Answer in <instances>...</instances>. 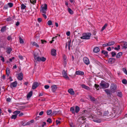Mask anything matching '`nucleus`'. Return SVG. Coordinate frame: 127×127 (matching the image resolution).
Wrapping results in <instances>:
<instances>
[{
	"label": "nucleus",
	"instance_id": "54",
	"mask_svg": "<svg viewBox=\"0 0 127 127\" xmlns=\"http://www.w3.org/2000/svg\"><path fill=\"white\" fill-rule=\"evenodd\" d=\"M0 58H1L0 60L2 61L3 62H4V58L3 57L1 56H0Z\"/></svg>",
	"mask_w": 127,
	"mask_h": 127
},
{
	"label": "nucleus",
	"instance_id": "20",
	"mask_svg": "<svg viewBox=\"0 0 127 127\" xmlns=\"http://www.w3.org/2000/svg\"><path fill=\"white\" fill-rule=\"evenodd\" d=\"M99 48L98 47H96L94 48L93 50V51L95 53H97L99 51Z\"/></svg>",
	"mask_w": 127,
	"mask_h": 127
},
{
	"label": "nucleus",
	"instance_id": "64",
	"mask_svg": "<svg viewBox=\"0 0 127 127\" xmlns=\"http://www.w3.org/2000/svg\"><path fill=\"white\" fill-rule=\"evenodd\" d=\"M44 112L43 111H42L40 112L39 114V115L40 116H41L43 114Z\"/></svg>",
	"mask_w": 127,
	"mask_h": 127
},
{
	"label": "nucleus",
	"instance_id": "48",
	"mask_svg": "<svg viewBox=\"0 0 127 127\" xmlns=\"http://www.w3.org/2000/svg\"><path fill=\"white\" fill-rule=\"evenodd\" d=\"M47 24L49 26H50L52 25V21L51 20L47 22Z\"/></svg>",
	"mask_w": 127,
	"mask_h": 127
},
{
	"label": "nucleus",
	"instance_id": "4",
	"mask_svg": "<svg viewBox=\"0 0 127 127\" xmlns=\"http://www.w3.org/2000/svg\"><path fill=\"white\" fill-rule=\"evenodd\" d=\"M121 45L123 47L122 49H126L127 48V42L125 41H122L120 42Z\"/></svg>",
	"mask_w": 127,
	"mask_h": 127
},
{
	"label": "nucleus",
	"instance_id": "35",
	"mask_svg": "<svg viewBox=\"0 0 127 127\" xmlns=\"http://www.w3.org/2000/svg\"><path fill=\"white\" fill-rule=\"evenodd\" d=\"M26 7V6L24 4H22L21 5V8L23 10L25 9Z\"/></svg>",
	"mask_w": 127,
	"mask_h": 127
},
{
	"label": "nucleus",
	"instance_id": "32",
	"mask_svg": "<svg viewBox=\"0 0 127 127\" xmlns=\"http://www.w3.org/2000/svg\"><path fill=\"white\" fill-rule=\"evenodd\" d=\"M6 27L5 26H4L3 27H2L1 30H0V31L1 32H4L6 30Z\"/></svg>",
	"mask_w": 127,
	"mask_h": 127
},
{
	"label": "nucleus",
	"instance_id": "52",
	"mask_svg": "<svg viewBox=\"0 0 127 127\" xmlns=\"http://www.w3.org/2000/svg\"><path fill=\"white\" fill-rule=\"evenodd\" d=\"M95 122H97V123H100L101 121V120L100 119H96L94 121Z\"/></svg>",
	"mask_w": 127,
	"mask_h": 127
},
{
	"label": "nucleus",
	"instance_id": "61",
	"mask_svg": "<svg viewBox=\"0 0 127 127\" xmlns=\"http://www.w3.org/2000/svg\"><path fill=\"white\" fill-rule=\"evenodd\" d=\"M102 46L103 47H106L107 46H109L108 43H106L105 44H103V45Z\"/></svg>",
	"mask_w": 127,
	"mask_h": 127
},
{
	"label": "nucleus",
	"instance_id": "22",
	"mask_svg": "<svg viewBox=\"0 0 127 127\" xmlns=\"http://www.w3.org/2000/svg\"><path fill=\"white\" fill-rule=\"evenodd\" d=\"M117 95L120 97H122V93L121 92H116Z\"/></svg>",
	"mask_w": 127,
	"mask_h": 127
},
{
	"label": "nucleus",
	"instance_id": "30",
	"mask_svg": "<svg viewBox=\"0 0 127 127\" xmlns=\"http://www.w3.org/2000/svg\"><path fill=\"white\" fill-rule=\"evenodd\" d=\"M68 12L70 14H73V11L70 8H68Z\"/></svg>",
	"mask_w": 127,
	"mask_h": 127
},
{
	"label": "nucleus",
	"instance_id": "7",
	"mask_svg": "<svg viewBox=\"0 0 127 127\" xmlns=\"http://www.w3.org/2000/svg\"><path fill=\"white\" fill-rule=\"evenodd\" d=\"M83 60L84 63L87 65L90 64V62L89 59L87 57H84L83 58Z\"/></svg>",
	"mask_w": 127,
	"mask_h": 127
},
{
	"label": "nucleus",
	"instance_id": "16",
	"mask_svg": "<svg viewBox=\"0 0 127 127\" xmlns=\"http://www.w3.org/2000/svg\"><path fill=\"white\" fill-rule=\"evenodd\" d=\"M52 91L53 92H55V91L57 89V87L56 85H53L51 86Z\"/></svg>",
	"mask_w": 127,
	"mask_h": 127
},
{
	"label": "nucleus",
	"instance_id": "18",
	"mask_svg": "<svg viewBox=\"0 0 127 127\" xmlns=\"http://www.w3.org/2000/svg\"><path fill=\"white\" fill-rule=\"evenodd\" d=\"M33 57L35 60L37 61L38 59L37 58L39 57L38 54L36 53H34L33 54Z\"/></svg>",
	"mask_w": 127,
	"mask_h": 127
},
{
	"label": "nucleus",
	"instance_id": "14",
	"mask_svg": "<svg viewBox=\"0 0 127 127\" xmlns=\"http://www.w3.org/2000/svg\"><path fill=\"white\" fill-rule=\"evenodd\" d=\"M38 59L37 61L39 62L40 61H42L43 62H44L46 60V58H44V57H39V58H37Z\"/></svg>",
	"mask_w": 127,
	"mask_h": 127
},
{
	"label": "nucleus",
	"instance_id": "57",
	"mask_svg": "<svg viewBox=\"0 0 127 127\" xmlns=\"http://www.w3.org/2000/svg\"><path fill=\"white\" fill-rule=\"evenodd\" d=\"M68 47L69 48L70 46L71 40L68 41Z\"/></svg>",
	"mask_w": 127,
	"mask_h": 127
},
{
	"label": "nucleus",
	"instance_id": "34",
	"mask_svg": "<svg viewBox=\"0 0 127 127\" xmlns=\"http://www.w3.org/2000/svg\"><path fill=\"white\" fill-rule=\"evenodd\" d=\"M107 26V24H105L104 25L103 27L102 28L101 30V31H102L105 29L106 27Z\"/></svg>",
	"mask_w": 127,
	"mask_h": 127
},
{
	"label": "nucleus",
	"instance_id": "56",
	"mask_svg": "<svg viewBox=\"0 0 127 127\" xmlns=\"http://www.w3.org/2000/svg\"><path fill=\"white\" fill-rule=\"evenodd\" d=\"M41 43L42 44H44V43H46L47 41H46L45 40H41Z\"/></svg>",
	"mask_w": 127,
	"mask_h": 127
},
{
	"label": "nucleus",
	"instance_id": "10",
	"mask_svg": "<svg viewBox=\"0 0 127 127\" xmlns=\"http://www.w3.org/2000/svg\"><path fill=\"white\" fill-rule=\"evenodd\" d=\"M104 91L106 92L107 95H112V93L111 90L110 91L109 89H107L104 90Z\"/></svg>",
	"mask_w": 127,
	"mask_h": 127
},
{
	"label": "nucleus",
	"instance_id": "58",
	"mask_svg": "<svg viewBox=\"0 0 127 127\" xmlns=\"http://www.w3.org/2000/svg\"><path fill=\"white\" fill-rule=\"evenodd\" d=\"M18 57L21 60H23V56L21 55H19Z\"/></svg>",
	"mask_w": 127,
	"mask_h": 127
},
{
	"label": "nucleus",
	"instance_id": "13",
	"mask_svg": "<svg viewBox=\"0 0 127 127\" xmlns=\"http://www.w3.org/2000/svg\"><path fill=\"white\" fill-rule=\"evenodd\" d=\"M63 58L64 65H66V64L67 60L66 57L65 55H63Z\"/></svg>",
	"mask_w": 127,
	"mask_h": 127
},
{
	"label": "nucleus",
	"instance_id": "37",
	"mask_svg": "<svg viewBox=\"0 0 127 127\" xmlns=\"http://www.w3.org/2000/svg\"><path fill=\"white\" fill-rule=\"evenodd\" d=\"M12 50L11 48H8L7 49L6 52L8 54H10Z\"/></svg>",
	"mask_w": 127,
	"mask_h": 127
},
{
	"label": "nucleus",
	"instance_id": "41",
	"mask_svg": "<svg viewBox=\"0 0 127 127\" xmlns=\"http://www.w3.org/2000/svg\"><path fill=\"white\" fill-rule=\"evenodd\" d=\"M20 112L19 111H16L13 112V113L17 115L18 114L20 113Z\"/></svg>",
	"mask_w": 127,
	"mask_h": 127
},
{
	"label": "nucleus",
	"instance_id": "39",
	"mask_svg": "<svg viewBox=\"0 0 127 127\" xmlns=\"http://www.w3.org/2000/svg\"><path fill=\"white\" fill-rule=\"evenodd\" d=\"M109 114V112L107 111H105L103 113V115L104 116H108Z\"/></svg>",
	"mask_w": 127,
	"mask_h": 127
},
{
	"label": "nucleus",
	"instance_id": "1",
	"mask_svg": "<svg viewBox=\"0 0 127 127\" xmlns=\"http://www.w3.org/2000/svg\"><path fill=\"white\" fill-rule=\"evenodd\" d=\"M91 34L90 32L83 33L82 34V36L80 37V38L82 39H90Z\"/></svg>",
	"mask_w": 127,
	"mask_h": 127
},
{
	"label": "nucleus",
	"instance_id": "15",
	"mask_svg": "<svg viewBox=\"0 0 127 127\" xmlns=\"http://www.w3.org/2000/svg\"><path fill=\"white\" fill-rule=\"evenodd\" d=\"M56 50L53 49L52 50L51 52V55L53 56H55L56 55Z\"/></svg>",
	"mask_w": 127,
	"mask_h": 127
},
{
	"label": "nucleus",
	"instance_id": "53",
	"mask_svg": "<svg viewBox=\"0 0 127 127\" xmlns=\"http://www.w3.org/2000/svg\"><path fill=\"white\" fill-rule=\"evenodd\" d=\"M95 89H97L98 90L99 89H97L99 87V85H98L97 84H95Z\"/></svg>",
	"mask_w": 127,
	"mask_h": 127
},
{
	"label": "nucleus",
	"instance_id": "33",
	"mask_svg": "<svg viewBox=\"0 0 127 127\" xmlns=\"http://www.w3.org/2000/svg\"><path fill=\"white\" fill-rule=\"evenodd\" d=\"M47 5L46 4H45L44 5V7H41V9H43L44 10H47Z\"/></svg>",
	"mask_w": 127,
	"mask_h": 127
},
{
	"label": "nucleus",
	"instance_id": "28",
	"mask_svg": "<svg viewBox=\"0 0 127 127\" xmlns=\"http://www.w3.org/2000/svg\"><path fill=\"white\" fill-rule=\"evenodd\" d=\"M101 53L103 54L104 55H105L106 56H108V55L107 54L108 53V52L105 51V50H102L101 51Z\"/></svg>",
	"mask_w": 127,
	"mask_h": 127
},
{
	"label": "nucleus",
	"instance_id": "19",
	"mask_svg": "<svg viewBox=\"0 0 127 127\" xmlns=\"http://www.w3.org/2000/svg\"><path fill=\"white\" fill-rule=\"evenodd\" d=\"M75 73L77 75H83L84 74V73L83 71H76Z\"/></svg>",
	"mask_w": 127,
	"mask_h": 127
},
{
	"label": "nucleus",
	"instance_id": "12",
	"mask_svg": "<svg viewBox=\"0 0 127 127\" xmlns=\"http://www.w3.org/2000/svg\"><path fill=\"white\" fill-rule=\"evenodd\" d=\"M81 86L82 88H84L86 90H91V88L89 87L86 86L84 84H82L81 85Z\"/></svg>",
	"mask_w": 127,
	"mask_h": 127
},
{
	"label": "nucleus",
	"instance_id": "26",
	"mask_svg": "<svg viewBox=\"0 0 127 127\" xmlns=\"http://www.w3.org/2000/svg\"><path fill=\"white\" fill-rule=\"evenodd\" d=\"M32 91H30L29 93L27 95V98L30 97L31 96H32Z\"/></svg>",
	"mask_w": 127,
	"mask_h": 127
},
{
	"label": "nucleus",
	"instance_id": "44",
	"mask_svg": "<svg viewBox=\"0 0 127 127\" xmlns=\"http://www.w3.org/2000/svg\"><path fill=\"white\" fill-rule=\"evenodd\" d=\"M123 83L124 84H126L127 83V81L126 79H123L122 80Z\"/></svg>",
	"mask_w": 127,
	"mask_h": 127
},
{
	"label": "nucleus",
	"instance_id": "17",
	"mask_svg": "<svg viewBox=\"0 0 127 127\" xmlns=\"http://www.w3.org/2000/svg\"><path fill=\"white\" fill-rule=\"evenodd\" d=\"M23 74L22 73H20L18 75L17 78L19 80H21L23 79Z\"/></svg>",
	"mask_w": 127,
	"mask_h": 127
},
{
	"label": "nucleus",
	"instance_id": "62",
	"mask_svg": "<svg viewBox=\"0 0 127 127\" xmlns=\"http://www.w3.org/2000/svg\"><path fill=\"white\" fill-rule=\"evenodd\" d=\"M8 6L7 5H5L3 8L4 9H6L8 8Z\"/></svg>",
	"mask_w": 127,
	"mask_h": 127
},
{
	"label": "nucleus",
	"instance_id": "43",
	"mask_svg": "<svg viewBox=\"0 0 127 127\" xmlns=\"http://www.w3.org/2000/svg\"><path fill=\"white\" fill-rule=\"evenodd\" d=\"M111 54L112 57H114L116 55V53L115 52H111Z\"/></svg>",
	"mask_w": 127,
	"mask_h": 127
},
{
	"label": "nucleus",
	"instance_id": "50",
	"mask_svg": "<svg viewBox=\"0 0 127 127\" xmlns=\"http://www.w3.org/2000/svg\"><path fill=\"white\" fill-rule=\"evenodd\" d=\"M30 2L32 3L33 4H34L36 2V0H30Z\"/></svg>",
	"mask_w": 127,
	"mask_h": 127
},
{
	"label": "nucleus",
	"instance_id": "6",
	"mask_svg": "<svg viewBox=\"0 0 127 127\" xmlns=\"http://www.w3.org/2000/svg\"><path fill=\"white\" fill-rule=\"evenodd\" d=\"M39 85V84L38 82H35L33 83L32 86V89L33 90L35 89Z\"/></svg>",
	"mask_w": 127,
	"mask_h": 127
},
{
	"label": "nucleus",
	"instance_id": "2",
	"mask_svg": "<svg viewBox=\"0 0 127 127\" xmlns=\"http://www.w3.org/2000/svg\"><path fill=\"white\" fill-rule=\"evenodd\" d=\"M100 85L103 89L108 88L109 86L108 83L105 82L103 81H101Z\"/></svg>",
	"mask_w": 127,
	"mask_h": 127
},
{
	"label": "nucleus",
	"instance_id": "55",
	"mask_svg": "<svg viewBox=\"0 0 127 127\" xmlns=\"http://www.w3.org/2000/svg\"><path fill=\"white\" fill-rule=\"evenodd\" d=\"M12 20V19L10 17H8V18H7V19H6V21H11Z\"/></svg>",
	"mask_w": 127,
	"mask_h": 127
},
{
	"label": "nucleus",
	"instance_id": "31",
	"mask_svg": "<svg viewBox=\"0 0 127 127\" xmlns=\"http://www.w3.org/2000/svg\"><path fill=\"white\" fill-rule=\"evenodd\" d=\"M6 74L7 76H8L9 75L10 72L9 69V68H7L6 69Z\"/></svg>",
	"mask_w": 127,
	"mask_h": 127
},
{
	"label": "nucleus",
	"instance_id": "36",
	"mask_svg": "<svg viewBox=\"0 0 127 127\" xmlns=\"http://www.w3.org/2000/svg\"><path fill=\"white\" fill-rule=\"evenodd\" d=\"M47 10H44L43 9H40V11L42 13L45 14L46 13V11Z\"/></svg>",
	"mask_w": 127,
	"mask_h": 127
},
{
	"label": "nucleus",
	"instance_id": "40",
	"mask_svg": "<svg viewBox=\"0 0 127 127\" xmlns=\"http://www.w3.org/2000/svg\"><path fill=\"white\" fill-rule=\"evenodd\" d=\"M59 112V111H53L52 112V115H55L56 114H57Z\"/></svg>",
	"mask_w": 127,
	"mask_h": 127
},
{
	"label": "nucleus",
	"instance_id": "3",
	"mask_svg": "<svg viewBox=\"0 0 127 127\" xmlns=\"http://www.w3.org/2000/svg\"><path fill=\"white\" fill-rule=\"evenodd\" d=\"M117 86L115 84H112L110 86V89L112 93H114L117 90Z\"/></svg>",
	"mask_w": 127,
	"mask_h": 127
},
{
	"label": "nucleus",
	"instance_id": "45",
	"mask_svg": "<svg viewBox=\"0 0 127 127\" xmlns=\"http://www.w3.org/2000/svg\"><path fill=\"white\" fill-rule=\"evenodd\" d=\"M17 117V115H12L11 117L12 119H16Z\"/></svg>",
	"mask_w": 127,
	"mask_h": 127
},
{
	"label": "nucleus",
	"instance_id": "21",
	"mask_svg": "<svg viewBox=\"0 0 127 127\" xmlns=\"http://www.w3.org/2000/svg\"><path fill=\"white\" fill-rule=\"evenodd\" d=\"M68 93L72 95H73L74 94V92L72 89H70L68 90Z\"/></svg>",
	"mask_w": 127,
	"mask_h": 127
},
{
	"label": "nucleus",
	"instance_id": "47",
	"mask_svg": "<svg viewBox=\"0 0 127 127\" xmlns=\"http://www.w3.org/2000/svg\"><path fill=\"white\" fill-rule=\"evenodd\" d=\"M19 40L20 43L23 44L24 43V41L23 39L21 37H20L19 38Z\"/></svg>",
	"mask_w": 127,
	"mask_h": 127
},
{
	"label": "nucleus",
	"instance_id": "11",
	"mask_svg": "<svg viewBox=\"0 0 127 127\" xmlns=\"http://www.w3.org/2000/svg\"><path fill=\"white\" fill-rule=\"evenodd\" d=\"M116 60L115 59L113 58H110L108 61V63L110 64L113 63Z\"/></svg>",
	"mask_w": 127,
	"mask_h": 127
},
{
	"label": "nucleus",
	"instance_id": "24",
	"mask_svg": "<svg viewBox=\"0 0 127 127\" xmlns=\"http://www.w3.org/2000/svg\"><path fill=\"white\" fill-rule=\"evenodd\" d=\"M80 110L79 107L78 106H77L75 107V112L76 113H77Z\"/></svg>",
	"mask_w": 127,
	"mask_h": 127
},
{
	"label": "nucleus",
	"instance_id": "5",
	"mask_svg": "<svg viewBox=\"0 0 127 127\" xmlns=\"http://www.w3.org/2000/svg\"><path fill=\"white\" fill-rule=\"evenodd\" d=\"M86 119L84 116H81L78 119V121L80 124H82L84 122V120Z\"/></svg>",
	"mask_w": 127,
	"mask_h": 127
},
{
	"label": "nucleus",
	"instance_id": "27",
	"mask_svg": "<svg viewBox=\"0 0 127 127\" xmlns=\"http://www.w3.org/2000/svg\"><path fill=\"white\" fill-rule=\"evenodd\" d=\"M122 52H120L119 53L117 54L116 57L117 58H118L122 56Z\"/></svg>",
	"mask_w": 127,
	"mask_h": 127
},
{
	"label": "nucleus",
	"instance_id": "63",
	"mask_svg": "<svg viewBox=\"0 0 127 127\" xmlns=\"http://www.w3.org/2000/svg\"><path fill=\"white\" fill-rule=\"evenodd\" d=\"M56 124L58 125V124L60 123L61 122L60 121L56 120Z\"/></svg>",
	"mask_w": 127,
	"mask_h": 127
},
{
	"label": "nucleus",
	"instance_id": "38",
	"mask_svg": "<svg viewBox=\"0 0 127 127\" xmlns=\"http://www.w3.org/2000/svg\"><path fill=\"white\" fill-rule=\"evenodd\" d=\"M109 46L113 45L115 44V42L114 41L109 42H108Z\"/></svg>",
	"mask_w": 127,
	"mask_h": 127
},
{
	"label": "nucleus",
	"instance_id": "9",
	"mask_svg": "<svg viewBox=\"0 0 127 127\" xmlns=\"http://www.w3.org/2000/svg\"><path fill=\"white\" fill-rule=\"evenodd\" d=\"M17 85V82L15 81L11 83L10 85V87L11 88H13L16 87Z\"/></svg>",
	"mask_w": 127,
	"mask_h": 127
},
{
	"label": "nucleus",
	"instance_id": "25",
	"mask_svg": "<svg viewBox=\"0 0 127 127\" xmlns=\"http://www.w3.org/2000/svg\"><path fill=\"white\" fill-rule=\"evenodd\" d=\"M89 97L92 101H95V98L93 97L91 95H89Z\"/></svg>",
	"mask_w": 127,
	"mask_h": 127
},
{
	"label": "nucleus",
	"instance_id": "42",
	"mask_svg": "<svg viewBox=\"0 0 127 127\" xmlns=\"http://www.w3.org/2000/svg\"><path fill=\"white\" fill-rule=\"evenodd\" d=\"M70 111L72 112V113H75L74 110V108L71 107L70 109Z\"/></svg>",
	"mask_w": 127,
	"mask_h": 127
},
{
	"label": "nucleus",
	"instance_id": "60",
	"mask_svg": "<svg viewBox=\"0 0 127 127\" xmlns=\"http://www.w3.org/2000/svg\"><path fill=\"white\" fill-rule=\"evenodd\" d=\"M37 20L38 22H40L42 21V19L41 18H38L37 19Z\"/></svg>",
	"mask_w": 127,
	"mask_h": 127
},
{
	"label": "nucleus",
	"instance_id": "8",
	"mask_svg": "<svg viewBox=\"0 0 127 127\" xmlns=\"http://www.w3.org/2000/svg\"><path fill=\"white\" fill-rule=\"evenodd\" d=\"M62 74L63 76L66 79H69V77L67 76V73L64 70H63L62 72Z\"/></svg>",
	"mask_w": 127,
	"mask_h": 127
},
{
	"label": "nucleus",
	"instance_id": "51",
	"mask_svg": "<svg viewBox=\"0 0 127 127\" xmlns=\"http://www.w3.org/2000/svg\"><path fill=\"white\" fill-rule=\"evenodd\" d=\"M47 122H48L49 123H52V120L50 118H49L47 120Z\"/></svg>",
	"mask_w": 127,
	"mask_h": 127
},
{
	"label": "nucleus",
	"instance_id": "46",
	"mask_svg": "<svg viewBox=\"0 0 127 127\" xmlns=\"http://www.w3.org/2000/svg\"><path fill=\"white\" fill-rule=\"evenodd\" d=\"M123 70L124 73L127 75V71L126 69L125 68H123Z\"/></svg>",
	"mask_w": 127,
	"mask_h": 127
},
{
	"label": "nucleus",
	"instance_id": "29",
	"mask_svg": "<svg viewBox=\"0 0 127 127\" xmlns=\"http://www.w3.org/2000/svg\"><path fill=\"white\" fill-rule=\"evenodd\" d=\"M46 113L48 115H50L51 113L52 114V110L51 109L48 110L46 112Z\"/></svg>",
	"mask_w": 127,
	"mask_h": 127
},
{
	"label": "nucleus",
	"instance_id": "49",
	"mask_svg": "<svg viewBox=\"0 0 127 127\" xmlns=\"http://www.w3.org/2000/svg\"><path fill=\"white\" fill-rule=\"evenodd\" d=\"M7 5L9 6L10 7H11L13 6V4L11 2H9L8 3Z\"/></svg>",
	"mask_w": 127,
	"mask_h": 127
},
{
	"label": "nucleus",
	"instance_id": "59",
	"mask_svg": "<svg viewBox=\"0 0 127 127\" xmlns=\"http://www.w3.org/2000/svg\"><path fill=\"white\" fill-rule=\"evenodd\" d=\"M49 87V86L48 85H46L44 86V88L46 89H48Z\"/></svg>",
	"mask_w": 127,
	"mask_h": 127
},
{
	"label": "nucleus",
	"instance_id": "23",
	"mask_svg": "<svg viewBox=\"0 0 127 127\" xmlns=\"http://www.w3.org/2000/svg\"><path fill=\"white\" fill-rule=\"evenodd\" d=\"M31 43L33 46H35L37 47H39V45L35 42L33 41L31 42Z\"/></svg>",
	"mask_w": 127,
	"mask_h": 127
}]
</instances>
